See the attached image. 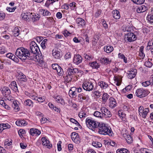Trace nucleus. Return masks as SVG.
<instances>
[{
  "mask_svg": "<svg viewBox=\"0 0 153 153\" xmlns=\"http://www.w3.org/2000/svg\"><path fill=\"white\" fill-rule=\"evenodd\" d=\"M30 51H29V59L30 60H37L38 62H42L43 60V58L41 53L39 54V52L40 51L39 47L34 41H32L30 43Z\"/></svg>",
  "mask_w": 153,
  "mask_h": 153,
  "instance_id": "1",
  "label": "nucleus"
},
{
  "mask_svg": "<svg viewBox=\"0 0 153 153\" xmlns=\"http://www.w3.org/2000/svg\"><path fill=\"white\" fill-rule=\"evenodd\" d=\"M66 70V76L65 77V81L68 83L72 80H74L75 78H77L76 74L79 73L78 68L71 67L68 68Z\"/></svg>",
  "mask_w": 153,
  "mask_h": 153,
  "instance_id": "2",
  "label": "nucleus"
},
{
  "mask_svg": "<svg viewBox=\"0 0 153 153\" xmlns=\"http://www.w3.org/2000/svg\"><path fill=\"white\" fill-rule=\"evenodd\" d=\"M29 51L27 48L23 47L18 48L15 52L16 55L22 60H25L29 58Z\"/></svg>",
  "mask_w": 153,
  "mask_h": 153,
  "instance_id": "3",
  "label": "nucleus"
},
{
  "mask_svg": "<svg viewBox=\"0 0 153 153\" xmlns=\"http://www.w3.org/2000/svg\"><path fill=\"white\" fill-rule=\"evenodd\" d=\"M98 127H99L98 132L100 134L104 135L108 134L111 136L112 135L113 132L111 130L109 129L105 124L100 123Z\"/></svg>",
  "mask_w": 153,
  "mask_h": 153,
  "instance_id": "4",
  "label": "nucleus"
},
{
  "mask_svg": "<svg viewBox=\"0 0 153 153\" xmlns=\"http://www.w3.org/2000/svg\"><path fill=\"white\" fill-rule=\"evenodd\" d=\"M86 123L87 126L89 129L94 131L96 128L98 127L100 123L92 119L87 118L86 119Z\"/></svg>",
  "mask_w": 153,
  "mask_h": 153,
  "instance_id": "5",
  "label": "nucleus"
},
{
  "mask_svg": "<svg viewBox=\"0 0 153 153\" xmlns=\"http://www.w3.org/2000/svg\"><path fill=\"white\" fill-rule=\"evenodd\" d=\"M150 92L147 90H144L142 88H139L136 90L135 94L140 98H143L147 96Z\"/></svg>",
  "mask_w": 153,
  "mask_h": 153,
  "instance_id": "6",
  "label": "nucleus"
},
{
  "mask_svg": "<svg viewBox=\"0 0 153 153\" xmlns=\"http://www.w3.org/2000/svg\"><path fill=\"white\" fill-rule=\"evenodd\" d=\"M137 39L136 36L133 33H128L126 34L124 38L126 42H131Z\"/></svg>",
  "mask_w": 153,
  "mask_h": 153,
  "instance_id": "7",
  "label": "nucleus"
},
{
  "mask_svg": "<svg viewBox=\"0 0 153 153\" xmlns=\"http://www.w3.org/2000/svg\"><path fill=\"white\" fill-rule=\"evenodd\" d=\"M82 87L84 90L88 91H92L94 88L93 83L88 81L83 82L82 85Z\"/></svg>",
  "mask_w": 153,
  "mask_h": 153,
  "instance_id": "8",
  "label": "nucleus"
},
{
  "mask_svg": "<svg viewBox=\"0 0 153 153\" xmlns=\"http://www.w3.org/2000/svg\"><path fill=\"white\" fill-rule=\"evenodd\" d=\"M138 111L140 115L143 118H145L149 112V110L148 108L144 109L143 106H140L139 108Z\"/></svg>",
  "mask_w": 153,
  "mask_h": 153,
  "instance_id": "9",
  "label": "nucleus"
},
{
  "mask_svg": "<svg viewBox=\"0 0 153 153\" xmlns=\"http://www.w3.org/2000/svg\"><path fill=\"white\" fill-rule=\"evenodd\" d=\"M100 111L102 113L103 115V117L105 116L107 117H110L112 116V114L110 111L106 108L105 107H102L100 109Z\"/></svg>",
  "mask_w": 153,
  "mask_h": 153,
  "instance_id": "10",
  "label": "nucleus"
},
{
  "mask_svg": "<svg viewBox=\"0 0 153 153\" xmlns=\"http://www.w3.org/2000/svg\"><path fill=\"white\" fill-rule=\"evenodd\" d=\"M82 58L80 55H75L73 58V62L74 64L78 65L82 62Z\"/></svg>",
  "mask_w": 153,
  "mask_h": 153,
  "instance_id": "11",
  "label": "nucleus"
},
{
  "mask_svg": "<svg viewBox=\"0 0 153 153\" xmlns=\"http://www.w3.org/2000/svg\"><path fill=\"white\" fill-rule=\"evenodd\" d=\"M42 144L44 146H47V148L50 149L52 147V144L50 143L49 141L45 137H42L41 139Z\"/></svg>",
  "mask_w": 153,
  "mask_h": 153,
  "instance_id": "12",
  "label": "nucleus"
},
{
  "mask_svg": "<svg viewBox=\"0 0 153 153\" xmlns=\"http://www.w3.org/2000/svg\"><path fill=\"white\" fill-rule=\"evenodd\" d=\"M137 70L135 69H132L130 71L128 72V77L130 79L134 78L137 74Z\"/></svg>",
  "mask_w": 153,
  "mask_h": 153,
  "instance_id": "13",
  "label": "nucleus"
},
{
  "mask_svg": "<svg viewBox=\"0 0 153 153\" xmlns=\"http://www.w3.org/2000/svg\"><path fill=\"white\" fill-rule=\"evenodd\" d=\"M109 100V105L110 107L113 108L116 106L117 103L116 100L114 98L111 97Z\"/></svg>",
  "mask_w": 153,
  "mask_h": 153,
  "instance_id": "14",
  "label": "nucleus"
},
{
  "mask_svg": "<svg viewBox=\"0 0 153 153\" xmlns=\"http://www.w3.org/2000/svg\"><path fill=\"white\" fill-rule=\"evenodd\" d=\"M1 91L3 95L5 96H9L11 93L10 90L8 87H4L1 88Z\"/></svg>",
  "mask_w": 153,
  "mask_h": 153,
  "instance_id": "15",
  "label": "nucleus"
},
{
  "mask_svg": "<svg viewBox=\"0 0 153 153\" xmlns=\"http://www.w3.org/2000/svg\"><path fill=\"white\" fill-rule=\"evenodd\" d=\"M30 133L32 136H38L41 134V131L37 129L32 128L30 130Z\"/></svg>",
  "mask_w": 153,
  "mask_h": 153,
  "instance_id": "16",
  "label": "nucleus"
},
{
  "mask_svg": "<svg viewBox=\"0 0 153 153\" xmlns=\"http://www.w3.org/2000/svg\"><path fill=\"white\" fill-rule=\"evenodd\" d=\"M76 90V88L74 87L72 88L69 90V94L71 97L74 98H75L76 97L77 93V91H75Z\"/></svg>",
  "mask_w": 153,
  "mask_h": 153,
  "instance_id": "17",
  "label": "nucleus"
},
{
  "mask_svg": "<svg viewBox=\"0 0 153 153\" xmlns=\"http://www.w3.org/2000/svg\"><path fill=\"white\" fill-rule=\"evenodd\" d=\"M52 55L55 58L59 59L60 57V52L57 49H53L52 51Z\"/></svg>",
  "mask_w": 153,
  "mask_h": 153,
  "instance_id": "18",
  "label": "nucleus"
},
{
  "mask_svg": "<svg viewBox=\"0 0 153 153\" xmlns=\"http://www.w3.org/2000/svg\"><path fill=\"white\" fill-rule=\"evenodd\" d=\"M78 97L80 101H82L84 100H88L89 97L88 95H86L83 93H82L79 94Z\"/></svg>",
  "mask_w": 153,
  "mask_h": 153,
  "instance_id": "19",
  "label": "nucleus"
},
{
  "mask_svg": "<svg viewBox=\"0 0 153 153\" xmlns=\"http://www.w3.org/2000/svg\"><path fill=\"white\" fill-rule=\"evenodd\" d=\"M32 15V13H23L21 15V17L23 19L25 20H27L29 18H30L32 17L31 15Z\"/></svg>",
  "mask_w": 153,
  "mask_h": 153,
  "instance_id": "20",
  "label": "nucleus"
},
{
  "mask_svg": "<svg viewBox=\"0 0 153 153\" xmlns=\"http://www.w3.org/2000/svg\"><path fill=\"white\" fill-rule=\"evenodd\" d=\"M147 10V7L144 5L140 6L138 7L137 10V12L138 13H140L146 11Z\"/></svg>",
  "mask_w": 153,
  "mask_h": 153,
  "instance_id": "21",
  "label": "nucleus"
},
{
  "mask_svg": "<svg viewBox=\"0 0 153 153\" xmlns=\"http://www.w3.org/2000/svg\"><path fill=\"white\" fill-rule=\"evenodd\" d=\"M76 22L78 24L79 26H81L82 27L85 26V23L84 20L82 19L79 18L76 20Z\"/></svg>",
  "mask_w": 153,
  "mask_h": 153,
  "instance_id": "22",
  "label": "nucleus"
},
{
  "mask_svg": "<svg viewBox=\"0 0 153 153\" xmlns=\"http://www.w3.org/2000/svg\"><path fill=\"white\" fill-rule=\"evenodd\" d=\"M104 51L107 53L111 52L114 50L113 47L111 46H105L104 47Z\"/></svg>",
  "mask_w": 153,
  "mask_h": 153,
  "instance_id": "23",
  "label": "nucleus"
},
{
  "mask_svg": "<svg viewBox=\"0 0 153 153\" xmlns=\"http://www.w3.org/2000/svg\"><path fill=\"white\" fill-rule=\"evenodd\" d=\"M113 17L114 19H118L120 17L119 12L117 10H114L112 12Z\"/></svg>",
  "mask_w": 153,
  "mask_h": 153,
  "instance_id": "24",
  "label": "nucleus"
},
{
  "mask_svg": "<svg viewBox=\"0 0 153 153\" xmlns=\"http://www.w3.org/2000/svg\"><path fill=\"white\" fill-rule=\"evenodd\" d=\"M9 86L14 91L16 92L18 90L16 82L15 81H13L12 82L10 85Z\"/></svg>",
  "mask_w": 153,
  "mask_h": 153,
  "instance_id": "25",
  "label": "nucleus"
},
{
  "mask_svg": "<svg viewBox=\"0 0 153 153\" xmlns=\"http://www.w3.org/2000/svg\"><path fill=\"white\" fill-rule=\"evenodd\" d=\"M54 99L58 103H60L62 104L65 105V102L64 100L59 96H58L54 97Z\"/></svg>",
  "mask_w": 153,
  "mask_h": 153,
  "instance_id": "26",
  "label": "nucleus"
},
{
  "mask_svg": "<svg viewBox=\"0 0 153 153\" xmlns=\"http://www.w3.org/2000/svg\"><path fill=\"white\" fill-rule=\"evenodd\" d=\"M123 136L125 138L126 141L128 143H130L131 142L132 140L130 135L128 134H123Z\"/></svg>",
  "mask_w": 153,
  "mask_h": 153,
  "instance_id": "27",
  "label": "nucleus"
},
{
  "mask_svg": "<svg viewBox=\"0 0 153 153\" xmlns=\"http://www.w3.org/2000/svg\"><path fill=\"white\" fill-rule=\"evenodd\" d=\"M18 79L19 81L26 82L27 80V78L26 76L22 73L20 74L18 76Z\"/></svg>",
  "mask_w": 153,
  "mask_h": 153,
  "instance_id": "28",
  "label": "nucleus"
},
{
  "mask_svg": "<svg viewBox=\"0 0 153 153\" xmlns=\"http://www.w3.org/2000/svg\"><path fill=\"white\" fill-rule=\"evenodd\" d=\"M16 124L19 126H25L27 124V123H26L25 121L24 120H17L16 122Z\"/></svg>",
  "mask_w": 153,
  "mask_h": 153,
  "instance_id": "29",
  "label": "nucleus"
},
{
  "mask_svg": "<svg viewBox=\"0 0 153 153\" xmlns=\"http://www.w3.org/2000/svg\"><path fill=\"white\" fill-rule=\"evenodd\" d=\"M100 61L101 63L104 64H108L111 62L108 58L105 57H101L100 59Z\"/></svg>",
  "mask_w": 153,
  "mask_h": 153,
  "instance_id": "30",
  "label": "nucleus"
},
{
  "mask_svg": "<svg viewBox=\"0 0 153 153\" xmlns=\"http://www.w3.org/2000/svg\"><path fill=\"white\" fill-rule=\"evenodd\" d=\"M89 64L93 68L97 69L100 67V65L96 61L90 63Z\"/></svg>",
  "mask_w": 153,
  "mask_h": 153,
  "instance_id": "31",
  "label": "nucleus"
},
{
  "mask_svg": "<svg viewBox=\"0 0 153 153\" xmlns=\"http://www.w3.org/2000/svg\"><path fill=\"white\" fill-rule=\"evenodd\" d=\"M99 85L101 87L104 89H106L108 86V85L106 83L103 81H101L99 83Z\"/></svg>",
  "mask_w": 153,
  "mask_h": 153,
  "instance_id": "32",
  "label": "nucleus"
},
{
  "mask_svg": "<svg viewBox=\"0 0 153 153\" xmlns=\"http://www.w3.org/2000/svg\"><path fill=\"white\" fill-rule=\"evenodd\" d=\"M94 116L96 117H99L101 119L103 118V115L102 114V113H101L100 111H95L94 113Z\"/></svg>",
  "mask_w": 153,
  "mask_h": 153,
  "instance_id": "33",
  "label": "nucleus"
},
{
  "mask_svg": "<svg viewBox=\"0 0 153 153\" xmlns=\"http://www.w3.org/2000/svg\"><path fill=\"white\" fill-rule=\"evenodd\" d=\"M19 30L18 27H16L13 31V34L15 37L17 36L19 34Z\"/></svg>",
  "mask_w": 153,
  "mask_h": 153,
  "instance_id": "34",
  "label": "nucleus"
},
{
  "mask_svg": "<svg viewBox=\"0 0 153 153\" xmlns=\"http://www.w3.org/2000/svg\"><path fill=\"white\" fill-rule=\"evenodd\" d=\"M144 48V47L143 46H141L139 50V56L143 58L145 56V54L143 52Z\"/></svg>",
  "mask_w": 153,
  "mask_h": 153,
  "instance_id": "35",
  "label": "nucleus"
},
{
  "mask_svg": "<svg viewBox=\"0 0 153 153\" xmlns=\"http://www.w3.org/2000/svg\"><path fill=\"white\" fill-rule=\"evenodd\" d=\"M92 145L96 148H100L102 147V144L100 142L97 141H94L92 143Z\"/></svg>",
  "mask_w": 153,
  "mask_h": 153,
  "instance_id": "36",
  "label": "nucleus"
},
{
  "mask_svg": "<svg viewBox=\"0 0 153 153\" xmlns=\"http://www.w3.org/2000/svg\"><path fill=\"white\" fill-rule=\"evenodd\" d=\"M12 106L13 108L16 111L19 110V107L18 105L17 104L16 102H13V103L12 104Z\"/></svg>",
  "mask_w": 153,
  "mask_h": 153,
  "instance_id": "37",
  "label": "nucleus"
},
{
  "mask_svg": "<svg viewBox=\"0 0 153 153\" xmlns=\"http://www.w3.org/2000/svg\"><path fill=\"white\" fill-rule=\"evenodd\" d=\"M24 104L27 106L32 107L33 106V103L32 101L30 100H27L24 102Z\"/></svg>",
  "mask_w": 153,
  "mask_h": 153,
  "instance_id": "38",
  "label": "nucleus"
},
{
  "mask_svg": "<svg viewBox=\"0 0 153 153\" xmlns=\"http://www.w3.org/2000/svg\"><path fill=\"white\" fill-rule=\"evenodd\" d=\"M117 153H129L128 151L125 149H118L117 151Z\"/></svg>",
  "mask_w": 153,
  "mask_h": 153,
  "instance_id": "39",
  "label": "nucleus"
},
{
  "mask_svg": "<svg viewBox=\"0 0 153 153\" xmlns=\"http://www.w3.org/2000/svg\"><path fill=\"white\" fill-rule=\"evenodd\" d=\"M59 76H62L63 74V69L59 66L58 68L56 70Z\"/></svg>",
  "mask_w": 153,
  "mask_h": 153,
  "instance_id": "40",
  "label": "nucleus"
},
{
  "mask_svg": "<svg viewBox=\"0 0 153 153\" xmlns=\"http://www.w3.org/2000/svg\"><path fill=\"white\" fill-rule=\"evenodd\" d=\"M151 84L150 81L147 80L142 83V85L144 87H147Z\"/></svg>",
  "mask_w": 153,
  "mask_h": 153,
  "instance_id": "41",
  "label": "nucleus"
},
{
  "mask_svg": "<svg viewBox=\"0 0 153 153\" xmlns=\"http://www.w3.org/2000/svg\"><path fill=\"white\" fill-rule=\"evenodd\" d=\"M71 136L72 140H73L74 139V141L75 142L76 141V140L77 139V137H78V134L75 132L72 133Z\"/></svg>",
  "mask_w": 153,
  "mask_h": 153,
  "instance_id": "42",
  "label": "nucleus"
},
{
  "mask_svg": "<svg viewBox=\"0 0 153 153\" xmlns=\"http://www.w3.org/2000/svg\"><path fill=\"white\" fill-rule=\"evenodd\" d=\"M1 125L2 126V128H3V130L8 128H10L11 127L10 126L8 123H1Z\"/></svg>",
  "mask_w": 153,
  "mask_h": 153,
  "instance_id": "43",
  "label": "nucleus"
},
{
  "mask_svg": "<svg viewBox=\"0 0 153 153\" xmlns=\"http://www.w3.org/2000/svg\"><path fill=\"white\" fill-rule=\"evenodd\" d=\"M134 3L137 4H142L144 3L145 0H132Z\"/></svg>",
  "mask_w": 153,
  "mask_h": 153,
  "instance_id": "44",
  "label": "nucleus"
},
{
  "mask_svg": "<svg viewBox=\"0 0 153 153\" xmlns=\"http://www.w3.org/2000/svg\"><path fill=\"white\" fill-rule=\"evenodd\" d=\"M78 115L80 118L85 117L87 116V115L83 111H81L79 112V113Z\"/></svg>",
  "mask_w": 153,
  "mask_h": 153,
  "instance_id": "45",
  "label": "nucleus"
},
{
  "mask_svg": "<svg viewBox=\"0 0 153 153\" xmlns=\"http://www.w3.org/2000/svg\"><path fill=\"white\" fill-rule=\"evenodd\" d=\"M32 19L33 20V22H35L36 21L38 20L39 18L40 17L39 15L37 14V15H32Z\"/></svg>",
  "mask_w": 153,
  "mask_h": 153,
  "instance_id": "46",
  "label": "nucleus"
},
{
  "mask_svg": "<svg viewBox=\"0 0 153 153\" xmlns=\"http://www.w3.org/2000/svg\"><path fill=\"white\" fill-rule=\"evenodd\" d=\"M109 98V95L106 93L103 94L102 98V100L106 102Z\"/></svg>",
  "mask_w": 153,
  "mask_h": 153,
  "instance_id": "47",
  "label": "nucleus"
},
{
  "mask_svg": "<svg viewBox=\"0 0 153 153\" xmlns=\"http://www.w3.org/2000/svg\"><path fill=\"white\" fill-rule=\"evenodd\" d=\"M70 120L71 122L75 124L76 126H80L79 123L78 122V121L74 119L73 118H71L70 119Z\"/></svg>",
  "mask_w": 153,
  "mask_h": 153,
  "instance_id": "48",
  "label": "nucleus"
},
{
  "mask_svg": "<svg viewBox=\"0 0 153 153\" xmlns=\"http://www.w3.org/2000/svg\"><path fill=\"white\" fill-rule=\"evenodd\" d=\"M47 40H48L47 39H45L43 40V41L41 43V46L42 48L43 49H45L46 48L45 45L46 44Z\"/></svg>",
  "mask_w": 153,
  "mask_h": 153,
  "instance_id": "49",
  "label": "nucleus"
},
{
  "mask_svg": "<svg viewBox=\"0 0 153 153\" xmlns=\"http://www.w3.org/2000/svg\"><path fill=\"white\" fill-rule=\"evenodd\" d=\"M144 65L145 66L149 68L151 67L152 65V63L148 60L145 62Z\"/></svg>",
  "mask_w": 153,
  "mask_h": 153,
  "instance_id": "50",
  "label": "nucleus"
},
{
  "mask_svg": "<svg viewBox=\"0 0 153 153\" xmlns=\"http://www.w3.org/2000/svg\"><path fill=\"white\" fill-rule=\"evenodd\" d=\"M102 10H98L95 14V16L96 18L99 17L101 14Z\"/></svg>",
  "mask_w": 153,
  "mask_h": 153,
  "instance_id": "51",
  "label": "nucleus"
},
{
  "mask_svg": "<svg viewBox=\"0 0 153 153\" xmlns=\"http://www.w3.org/2000/svg\"><path fill=\"white\" fill-rule=\"evenodd\" d=\"M147 19L151 23H153V15H148L147 17Z\"/></svg>",
  "mask_w": 153,
  "mask_h": 153,
  "instance_id": "52",
  "label": "nucleus"
},
{
  "mask_svg": "<svg viewBox=\"0 0 153 153\" xmlns=\"http://www.w3.org/2000/svg\"><path fill=\"white\" fill-rule=\"evenodd\" d=\"M85 58V59H87L88 60H90L92 59V57L91 55H89L87 54H84Z\"/></svg>",
  "mask_w": 153,
  "mask_h": 153,
  "instance_id": "53",
  "label": "nucleus"
},
{
  "mask_svg": "<svg viewBox=\"0 0 153 153\" xmlns=\"http://www.w3.org/2000/svg\"><path fill=\"white\" fill-rule=\"evenodd\" d=\"M76 3L74 2L71 3L70 4V7L71 8V10H74L75 8Z\"/></svg>",
  "mask_w": 153,
  "mask_h": 153,
  "instance_id": "54",
  "label": "nucleus"
},
{
  "mask_svg": "<svg viewBox=\"0 0 153 153\" xmlns=\"http://www.w3.org/2000/svg\"><path fill=\"white\" fill-rule=\"evenodd\" d=\"M71 54L70 52H68L65 55V57L66 59H69L71 58Z\"/></svg>",
  "mask_w": 153,
  "mask_h": 153,
  "instance_id": "55",
  "label": "nucleus"
},
{
  "mask_svg": "<svg viewBox=\"0 0 153 153\" xmlns=\"http://www.w3.org/2000/svg\"><path fill=\"white\" fill-rule=\"evenodd\" d=\"M61 143L62 142L61 141H59L57 144L58 150L59 151H61L62 150L61 146Z\"/></svg>",
  "mask_w": 153,
  "mask_h": 153,
  "instance_id": "56",
  "label": "nucleus"
},
{
  "mask_svg": "<svg viewBox=\"0 0 153 153\" xmlns=\"http://www.w3.org/2000/svg\"><path fill=\"white\" fill-rule=\"evenodd\" d=\"M14 55V54L11 53H8L6 54V56L7 57L12 59Z\"/></svg>",
  "mask_w": 153,
  "mask_h": 153,
  "instance_id": "57",
  "label": "nucleus"
},
{
  "mask_svg": "<svg viewBox=\"0 0 153 153\" xmlns=\"http://www.w3.org/2000/svg\"><path fill=\"white\" fill-rule=\"evenodd\" d=\"M43 14V16H49L51 15V13L49 12L48 10H44Z\"/></svg>",
  "mask_w": 153,
  "mask_h": 153,
  "instance_id": "58",
  "label": "nucleus"
},
{
  "mask_svg": "<svg viewBox=\"0 0 153 153\" xmlns=\"http://www.w3.org/2000/svg\"><path fill=\"white\" fill-rule=\"evenodd\" d=\"M63 34H64V36L65 37H67L70 34V33L67 30H64V32H63Z\"/></svg>",
  "mask_w": 153,
  "mask_h": 153,
  "instance_id": "59",
  "label": "nucleus"
},
{
  "mask_svg": "<svg viewBox=\"0 0 153 153\" xmlns=\"http://www.w3.org/2000/svg\"><path fill=\"white\" fill-rule=\"evenodd\" d=\"M16 8V7H13V8L8 7L7 8V10L9 12H13L15 11Z\"/></svg>",
  "mask_w": 153,
  "mask_h": 153,
  "instance_id": "60",
  "label": "nucleus"
},
{
  "mask_svg": "<svg viewBox=\"0 0 153 153\" xmlns=\"http://www.w3.org/2000/svg\"><path fill=\"white\" fill-rule=\"evenodd\" d=\"M59 66L57 64H54L52 65V67L53 69L56 70Z\"/></svg>",
  "mask_w": 153,
  "mask_h": 153,
  "instance_id": "61",
  "label": "nucleus"
},
{
  "mask_svg": "<svg viewBox=\"0 0 153 153\" xmlns=\"http://www.w3.org/2000/svg\"><path fill=\"white\" fill-rule=\"evenodd\" d=\"M5 15L4 13H0V20H3L5 18Z\"/></svg>",
  "mask_w": 153,
  "mask_h": 153,
  "instance_id": "62",
  "label": "nucleus"
},
{
  "mask_svg": "<svg viewBox=\"0 0 153 153\" xmlns=\"http://www.w3.org/2000/svg\"><path fill=\"white\" fill-rule=\"evenodd\" d=\"M56 16L58 19H60L62 18V14L60 12H58L56 14Z\"/></svg>",
  "mask_w": 153,
  "mask_h": 153,
  "instance_id": "63",
  "label": "nucleus"
},
{
  "mask_svg": "<svg viewBox=\"0 0 153 153\" xmlns=\"http://www.w3.org/2000/svg\"><path fill=\"white\" fill-rule=\"evenodd\" d=\"M12 60H13L14 62H19V59L16 57L15 55L13 56L12 59Z\"/></svg>",
  "mask_w": 153,
  "mask_h": 153,
  "instance_id": "64",
  "label": "nucleus"
}]
</instances>
